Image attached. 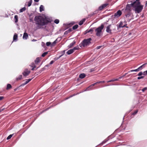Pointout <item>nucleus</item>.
<instances>
[{
  "label": "nucleus",
  "instance_id": "39",
  "mask_svg": "<svg viewBox=\"0 0 147 147\" xmlns=\"http://www.w3.org/2000/svg\"><path fill=\"white\" fill-rule=\"evenodd\" d=\"M142 75H143V73L142 72H139V73L138 74V76H141Z\"/></svg>",
  "mask_w": 147,
  "mask_h": 147
},
{
  "label": "nucleus",
  "instance_id": "27",
  "mask_svg": "<svg viewBox=\"0 0 147 147\" xmlns=\"http://www.w3.org/2000/svg\"><path fill=\"white\" fill-rule=\"evenodd\" d=\"M118 80V79H115L109 81L107 82H114L115 81H117Z\"/></svg>",
  "mask_w": 147,
  "mask_h": 147
},
{
  "label": "nucleus",
  "instance_id": "4",
  "mask_svg": "<svg viewBox=\"0 0 147 147\" xmlns=\"http://www.w3.org/2000/svg\"><path fill=\"white\" fill-rule=\"evenodd\" d=\"M91 40L92 39L90 38L84 39L81 43L80 47H86L88 46L90 43Z\"/></svg>",
  "mask_w": 147,
  "mask_h": 147
},
{
  "label": "nucleus",
  "instance_id": "46",
  "mask_svg": "<svg viewBox=\"0 0 147 147\" xmlns=\"http://www.w3.org/2000/svg\"><path fill=\"white\" fill-rule=\"evenodd\" d=\"M4 97L3 96H0V100H2L3 98Z\"/></svg>",
  "mask_w": 147,
  "mask_h": 147
},
{
  "label": "nucleus",
  "instance_id": "23",
  "mask_svg": "<svg viewBox=\"0 0 147 147\" xmlns=\"http://www.w3.org/2000/svg\"><path fill=\"white\" fill-rule=\"evenodd\" d=\"M78 25H75L72 28L74 30L78 28Z\"/></svg>",
  "mask_w": 147,
  "mask_h": 147
},
{
  "label": "nucleus",
  "instance_id": "21",
  "mask_svg": "<svg viewBox=\"0 0 147 147\" xmlns=\"http://www.w3.org/2000/svg\"><path fill=\"white\" fill-rule=\"evenodd\" d=\"M14 18L15 19V21L16 23L18 22V16L17 15H15L14 16Z\"/></svg>",
  "mask_w": 147,
  "mask_h": 147
},
{
  "label": "nucleus",
  "instance_id": "28",
  "mask_svg": "<svg viewBox=\"0 0 147 147\" xmlns=\"http://www.w3.org/2000/svg\"><path fill=\"white\" fill-rule=\"evenodd\" d=\"M13 134L10 135L7 138V140H9L10 139L13 135Z\"/></svg>",
  "mask_w": 147,
  "mask_h": 147
},
{
  "label": "nucleus",
  "instance_id": "49",
  "mask_svg": "<svg viewBox=\"0 0 147 147\" xmlns=\"http://www.w3.org/2000/svg\"><path fill=\"white\" fill-rule=\"evenodd\" d=\"M39 0H34V1L35 2H38Z\"/></svg>",
  "mask_w": 147,
  "mask_h": 147
},
{
  "label": "nucleus",
  "instance_id": "55",
  "mask_svg": "<svg viewBox=\"0 0 147 147\" xmlns=\"http://www.w3.org/2000/svg\"><path fill=\"white\" fill-rule=\"evenodd\" d=\"M147 4V1H146V5Z\"/></svg>",
  "mask_w": 147,
  "mask_h": 147
},
{
  "label": "nucleus",
  "instance_id": "13",
  "mask_svg": "<svg viewBox=\"0 0 147 147\" xmlns=\"http://www.w3.org/2000/svg\"><path fill=\"white\" fill-rule=\"evenodd\" d=\"M18 38V35L17 34H14L13 37V40L14 41H17Z\"/></svg>",
  "mask_w": 147,
  "mask_h": 147
},
{
  "label": "nucleus",
  "instance_id": "9",
  "mask_svg": "<svg viewBox=\"0 0 147 147\" xmlns=\"http://www.w3.org/2000/svg\"><path fill=\"white\" fill-rule=\"evenodd\" d=\"M111 26V25H109L106 28V31L108 33L110 34H112L111 30L110 29Z\"/></svg>",
  "mask_w": 147,
  "mask_h": 147
},
{
  "label": "nucleus",
  "instance_id": "16",
  "mask_svg": "<svg viewBox=\"0 0 147 147\" xmlns=\"http://www.w3.org/2000/svg\"><path fill=\"white\" fill-rule=\"evenodd\" d=\"M127 14H126L125 15V17L127 18H129L131 15V13L130 12H127Z\"/></svg>",
  "mask_w": 147,
  "mask_h": 147
},
{
  "label": "nucleus",
  "instance_id": "33",
  "mask_svg": "<svg viewBox=\"0 0 147 147\" xmlns=\"http://www.w3.org/2000/svg\"><path fill=\"white\" fill-rule=\"evenodd\" d=\"M51 43L50 42H47L46 43V45L47 46H51Z\"/></svg>",
  "mask_w": 147,
  "mask_h": 147
},
{
  "label": "nucleus",
  "instance_id": "11",
  "mask_svg": "<svg viewBox=\"0 0 147 147\" xmlns=\"http://www.w3.org/2000/svg\"><path fill=\"white\" fill-rule=\"evenodd\" d=\"M32 79H29L26 80V81L23 84H22V86H24L27 84H28L29 82H30Z\"/></svg>",
  "mask_w": 147,
  "mask_h": 147
},
{
  "label": "nucleus",
  "instance_id": "20",
  "mask_svg": "<svg viewBox=\"0 0 147 147\" xmlns=\"http://www.w3.org/2000/svg\"><path fill=\"white\" fill-rule=\"evenodd\" d=\"M35 62L36 64H37L38 63L40 62V59H39V58H37L35 60Z\"/></svg>",
  "mask_w": 147,
  "mask_h": 147
},
{
  "label": "nucleus",
  "instance_id": "52",
  "mask_svg": "<svg viewBox=\"0 0 147 147\" xmlns=\"http://www.w3.org/2000/svg\"><path fill=\"white\" fill-rule=\"evenodd\" d=\"M138 1L139 2H140V0H136V1H134V2H136V1Z\"/></svg>",
  "mask_w": 147,
  "mask_h": 147
},
{
  "label": "nucleus",
  "instance_id": "50",
  "mask_svg": "<svg viewBox=\"0 0 147 147\" xmlns=\"http://www.w3.org/2000/svg\"><path fill=\"white\" fill-rule=\"evenodd\" d=\"M49 65H46L45 66V67H49Z\"/></svg>",
  "mask_w": 147,
  "mask_h": 147
},
{
  "label": "nucleus",
  "instance_id": "51",
  "mask_svg": "<svg viewBox=\"0 0 147 147\" xmlns=\"http://www.w3.org/2000/svg\"><path fill=\"white\" fill-rule=\"evenodd\" d=\"M32 41H36V40L35 39H33L32 40Z\"/></svg>",
  "mask_w": 147,
  "mask_h": 147
},
{
  "label": "nucleus",
  "instance_id": "19",
  "mask_svg": "<svg viewBox=\"0 0 147 147\" xmlns=\"http://www.w3.org/2000/svg\"><path fill=\"white\" fill-rule=\"evenodd\" d=\"M57 39L56 40L54 41L52 44L51 43V47H53L57 43Z\"/></svg>",
  "mask_w": 147,
  "mask_h": 147
},
{
  "label": "nucleus",
  "instance_id": "48",
  "mask_svg": "<svg viewBox=\"0 0 147 147\" xmlns=\"http://www.w3.org/2000/svg\"><path fill=\"white\" fill-rule=\"evenodd\" d=\"M120 27H125V26H122L121 25V24H120L119 25Z\"/></svg>",
  "mask_w": 147,
  "mask_h": 147
},
{
  "label": "nucleus",
  "instance_id": "22",
  "mask_svg": "<svg viewBox=\"0 0 147 147\" xmlns=\"http://www.w3.org/2000/svg\"><path fill=\"white\" fill-rule=\"evenodd\" d=\"M11 88V86L10 84H7V86L6 89L7 90Z\"/></svg>",
  "mask_w": 147,
  "mask_h": 147
},
{
  "label": "nucleus",
  "instance_id": "30",
  "mask_svg": "<svg viewBox=\"0 0 147 147\" xmlns=\"http://www.w3.org/2000/svg\"><path fill=\"white\" fill-rule=\"evenodd\" d=\"M79 48L78 47V46H77L74 48L73 49L74 51L75 50L78 49Z\"/></svg>",
  "mask_w": 147,
  "mask_h": 147
},
{
  "label": "nucleus",
  "instance_id": "14",
  "mask_svg": "<svg viewBox=\"0 0 147 147\" xmlns=\"http://www.w3.org/2000/svg\"><path fill=\"white\" fill-rule=\"evenodd\" d=\"M28 37V34L26 33H24V34L23 38L24 39H26Z\"/></svg>",
  "mask_w": 147,
  "mask_h": 147
},
{
  "label": "nucleus",
  "instance_id": "54",
  "mask_svg": "<svg viewBox=\"0 0 147 147\" xmlns=\"http://www.w3.org/2000/svg\"><path fill=\"white\" fill-rule=\"evenodd\" d=\"M33 63H32V64L31 65V67H32V66H34V65L33 64Z\"/></svg>",
  "mask_w": 147,
  "mask_h": 147
},
{
  "label": "nucleus",
  "instance_id": "18",
  "mask_svg": "<svg viewBox=\"0 0 147 147\" xmlns=\"http://www.w3.org/2000/svg\"><path fill=\"white\" fill-rule=\"evenodd\" d=\"M44 6L42 5H41L40 7V12L44 10Z\"/></svg>",
  "mask_w": 147,
  "mask_h": 147
},
{
  "label": "nucleus",
  "instance_id": "1",
  "mask_svg": "<svg viewBox=\"0 0 147 147\" xmlns=\"http://www.w3.org/2000/svg\"><path fill=\"white\" fill-rule=\"evenodd\" d=\"M34 21L36 24L37 25L36 27L37 29L42 28L43 26L51 22L50 20L47 19L46 18H44L40 16H36L34 18Z\"/></svg>",
  "mask_w": 147,
  "mask_h": 147
},
{
  "label": "nucleus",
  "instance_id": "25",
  "mask_svg": "<svg viewBox=\"0 0 147 147\" xmlns=\"http://www.w3.org/2000/svg\"><path fill=\"white\" fill-rule=\"evenodd\" d=\"M75 42H73L72 43H71L70 45H69V48H71V47H72L74 45V44H75Z\"/></svg>",
  "mask_w": 147,
  "mask_h": 147
},
{
  "label": "nucleus",
  "instance_id": "3",
  "mask_svg": "<svg viewBox=\"0 0 147 147\" xmlns=\"http://www.w3.org/2000/svg\"><path fill=\"white\" fill-rule=\"evenodd\" d=\"M104 25L103 24H102L100 26H99L95 29V32L97 36H99L102 34V30L104 28Z\"/></svg>",
  "mask_w": 147,
  "mask_h": 147
},
{
  "label": "nucleus",
  "instance_id": "10",
  "mask_svg": "<svg viewBox=\"0 0 147 147\" xmlns=\"http://www.w3.org/2000/svg\"><path fill=\"white\" fill-rule=\"evenodd\" d=\"M30 71L27 69H26L25 71L23 73V75L25 76H28L30 73Z\"/></svg>",
  "mask_w": 147,
  "mask_h": 147
},
{
  "label": "nucleus",
  "instance_id": "35",
  "mask_svg": "<svg viewBox=\"0 0 147 147\" xmlns=\"http://www.w3.org/2000/svg\"><path fill=\"white\" fill-rule=\"evenodd\" d=\"M103 8H104L103 7L102 5L101 6L99 7V9L100 10H101L102 9H103Z\"/></svg>",
  "mask_w": 147,
  "mask_h": 147
},
{
  "label": "nucleus",
  "instance_id": "45",
  "mask_svg": "<svg viewBox=\"0 0 147 147\" xmlns=\"http://www.w3.org/2000/svg\"><path fill=\"white\" fill-rule=\"evenodd\" d=\"M94 71V70L93 69H91L90 70V72H91Z\"/></svg>",
  "mask_w": 147,
  "mask_h": 147
},
{
  "label": "nucleus",
  "instance_id": "43",
  "mask_svg": "<svg viewBox=\"0 0 147 147\" xmlns=\"http://www.w3.org/2000/svg\"><path fill=\"white\" fill-rule=\"evenodd\" d=\"M101 47H102V46H98L96 47V49H100V48H101Z\"/></svg>",
  "mask_w": 147,
  "mask_h": 147
},
{
  "label": "nucleus",
  "instance_id": "40",
  "mask_svg": "<svg viewBox=\"0 0 147 147\" xmlns=\"http://www.w3.org/2000/svg\"><path fill=\"white\" fill-rule=\"evenodd\" d=\"M147 90V87H145L142 90V92H144L146 90Z\"/></svg>",
  "mask_w": 147,
  "mask_h": 147
},
{
  "label": "nucleus",
  "instance_id": "32",
  "mask_svg": "<svg viewBox=\"0 0 147 147\" xmlns=\"http://www.w3.org/2000/svg\"><path fill=\"white\" fill-rule=\"evenodd\" d=\"M32 2V0H30L28 2V6L29 7L31 5Z\"/></svg>",
  "mask_w": 147,
  "mask_h": 147
},
{
  "label": "nucleus",
  "instance_id": "31",
  "mask_svg": "<svg viewBox=\"0 0 147 147\" xmlns=\"http://www.w3.org/2000/svg\"><path fill=\"white\" fill-rule=\"evenodd\" d=\"M54 22L56 24H58L59 22V20L58 19H56L54 21Z\"/></svg>",
  "mask_w": 147,
  "mask_h": 147
},
{
  "label": "nucleus",
  "instance_id": "34",
  "mask_svg": "<svg viewBox=\"0 0 147 147\" xmlns=\"http://www.w3.org/2000/svg\"><path fill=\"white\" fill-rule=\"evenodd\" d=\"M108 5V3H105V4H102V5L103 6V7L104 8L105 7H106Z\"/></svg>",
  "mask_w": 147,
  "mask_h": 147
},
{
  "label": "nucleus",
  "instance_id": "24",
  "mask_svg": "<svg viewBox=\"0 0 147 147\" xmlns=\"http://www.w3.org/2000/svg\"><path fill=\"white\" fill-rule=\"evenodd\" d=\"M22 75H20L18 78H16V80L17 81L21 80L22 79Z\"/></svg>",
  "mask_w": 147,
  "mask_h": 147
},
{
  "label": "nucleus",
  "instance_id": "38",
  "mask_svg": "<svg viewBox=\"0 0 147 147\" xmlns=\"http://www.w3.org/2000/svg\"><path fill=\"white\" fill-rule=\"evenodd\" d=\"M143 75L145 76L147 75V70L143 72Z\"/></svg>",
  "mask_w": 147,
  "mask_h": 147
},
{
  "label": "nucleus",
  "instance_id": "56",
  "mask_svg": "<svg viewBox=\"0 0 147 147\" xmlns=\"http://www.w3.org/2000/svg\"><path fill=\"white\" fill-rule=\"evenodd\" d=\"M72 96H70V97H72Z\"/></svg>",
  "mask_w": 147,
  "mask_h": 147
},
{
  "label": "nucleus",
  "instance_id": "47",
  "mask_svg": "<svg viewBox=\"0 0 147 147\" xmlns=\"http://www.w3.org/2000/svg\"><path fill=\"white\" fill-rule=\"evenodd\" d=\"M4 108H3V109H0V113L2 111H3V110H4Z\"/></svg>",
  "mask_w": 147,
  "mask_h": 147
},
{
  "label": "nucleus",
  "instance_id": "2",
  "mask_svg": "<svg viewBox=\"0 0 147 147\" xmlns=\"http://www.w3.org/2000/svg\"><path fill=\"white\" fill-rule=\"evenodd\" d=\"M131 5L136 13H140L143 9V6L142 5L140 2L138 1L136 2H133L131 3Z\"/></svg>",
  "mask_w": 147,
  "mask_h": 147
},
{
  "label": "nucleus",
  "instance_id": "17",
  "mask_svg": "<svg viewBox=\"0 0 147 147\" xmlns=\"http://www.w3.org/2000/svg\"><path fill=\"white\" fill-rule=\"evenodd\" d=\"M85 19H83L82 20L80 21V22L79 23V24L80 25H81L83 24V23L85 22Z\"/></svg>",
  "mask_w": 147,
  "mask_h": 147
},
{
  "label": "nucleus",
  "instance_id": "5",
  "mask_svg": "<svg viewBox=\"0 0 147 147\" xmlns=\"http://www.w3.org/2000/svg\"><path fill=\"white\" fill-rule=\"evenodd\" d=\"M105 82L104 81H100L96 82L94 84H93L91 85H90V86H89V87H88L85 90V91H88L89 90H91L92 89V87L95 85H96L97 84H100V83H103Z\"/></svg>",
  "mask_w": 147,
  "mask_h": 147
},
{
  "label": "nucleus",
  "instance_id": "41",
  "mask_svg": "<svg viewBox=\"0 0 147 147\" xmlns=\"http://www.w3.org/2000/svg\"><path fill=\"white\" fill-rule=\"evenodd\" d=\"M144 77V76H141L140 77H139L138 78V80H140L141 79L143 78Z\"/></svg>",
  "mask_w": 147,
  "mask_h": 147
},
{
  "label": "nucleus",
  "instance_id": "29",
  "mask_svg": "<svg viewBox=\"0 0 147 147\" xmlns=\"http://www.w3.org/2000/svg\"><path fill=\"white\" fill-rule=\"evenodd\" d=\"M47 52H45L42 54V57H44L45 55H46L47 54Z\"/></svg>",
  "mask_w": 147,
  "mask_h": 147
},
{
  "label": "nucleus",
  "instance_id": "6",
  "mask_svg": "<svg viewBox=\"0 0 147 147\" xmlns=\"http://www.w3.org/2000/svg\"><path fill=\"white\" fill-rule=\"evenodd\" d=\"M146 63L144 64H143L142 65L140 66L139 67H138V69H134V70H131L129 71L128 72V73H129L130 72H133V71H138L139 70H141L142 69V68H143V67H144V66L145 65H146Z\"/></svg>",
  "mask_w": 147,
  "mask_h": 147
},
{
  "label": "nucleus",
  "instance_id": "26",
  "mask_svg": "<svg viewBox=\"0 0 147 147\" xmlns=\"http://www.w3.org/2000/svg\"><path fill=\"white\" fill-rule=\"evenodd\" d=\"M26 9L25 7H24L20 9V12H22L25 11Z\"/></svg>",
  "mask_w": 147,
  "mask_h": 147
},
{
  "label": "nucleus",
  "instance_id": "53",
  "mask_svg": "<svg viewBox=\"0 0 147 147\" xmlns=\"http://www.w3.org/2000/svg\"><path fill=\"white\" fill-rule=\"evenodd\" d=\"M62 56V55L60 56H59V57L58 58V59H59V58H60V57H61Z\"/></svg>",
  "mask_w": 147,
  "mask_h": 147
},
{
  "label": "nucleus",
  "instance_id": "42",
  "mask_svg": "<svg viewBox=\"0 0 147 147\" xmlns=\"http://www.w3.org/2000/svg\"><path fill=\"white\" fill-rule=\"evenodd\" d=\"M138 112V110L136 111L134 113H133L132 114L134 115H136L137 113Z\"/></svg>",
  "mask_w": 147,
  "mask_h": 147
},
{
  "label": "nucleus",
  "instance_id": "44",
  "mask_svg": "<svg viewBox=\"0 0 147 147\" xmlns=\"http://www.w3.org/2000/svg\"><path fill=\"white\" fill-rule=\"evenodd\" d=\"M54 62V61H53V60H52V61H51V62H50V65H51L52 64H53Z\"/></svg>",
  "mask_w": 147,
  "mask_h": 147
},
{
  "label": "nucleus",
  "instance_id": "7",
  "mask_svg": "<svg viewBox=\"0 0 147 147\" xmlns=\"http://www.w3.org/2000/svg\"><path fill=\"white\" fill-rule=\"evenodd\" d=\"M131 6H132L131 4L127 5L125 9V12H130L131 11Z\"/></svg>",
  "mask_w": 147,
  "mask_h": 147
},
{
  "label": "nucleus",
  "instance_id": "15",
  "mask_svg": "<svg viewBox=\"0 0 147 147\" xmlns=\"http://www.w3.org/2000/svg\"><path fill=\"white\" fill-rule=\"evenodd\" d=\"M86 76V75L85 74L83 73L80 74L79 75V78L81 79L84 78Z\"/></svg>",
  "mask_w": 147,
  "mask_h": 147
},
{
  "label": "nucleus",
  "instance_id": "36",
  "mask_svg": "<svg viewBox=\"0 0 147 147\" xmlns=\"http://www.w3.org/2000/svg\"><path fill=\"white\" fill-rule=\"evenodd\" d=\"M33 64L34 65V66H32V70H33L34 69V68H35L36 67V66L34 64V63H33Z\"/></svg>",
  "mask_w": 147,
  "mask_h": 147
},
{
  "label": "nucleus",
  "instance_id": "37",
  "mask_svg": "<svg viewBox=\"0 0 147 147\" xmlns=\"http://www.w3.org/2000/svg\"><path fill=\"white\" fill-rule=\"evenodd\" d=\"M93 31V30L92 29H90V30H87L86 31V33H89L90 32H92Z\"/></svg>",
  "mask_w": 147,
  "mask_h": 147
},
{
  "label": "nucleus",
  "instance_id": "12",
  "mask_svg": "<svg viewBox=\"0 0 147 147\" xmlns=\"http://www.w3.org/2000/svg\"><path fill=\"white\" fill-rule=\"evenodd\" d=\"M74 51L73 49H71L68 50L67 52V53L68 55H70L74 52Z\"/></svg>",
  "mask_w": 147,
  "mask_h": 147
},
{
  "label": "nucleus",
  "instance_id": "8",
  "mask_svg": "<svg viewBox=\"0 0 147 147\" xmlns=\"http://www.w3.org/2000/svg\"><path fill=\"white\" fill-rule=\"evenodd\" d=\"M122 14V12L120 10H118L116 13H115L114 15L115 17L118 18Z\"/></svg>",
  "mask_w": 147,
  "mask_h": 147
}]
</instances>
